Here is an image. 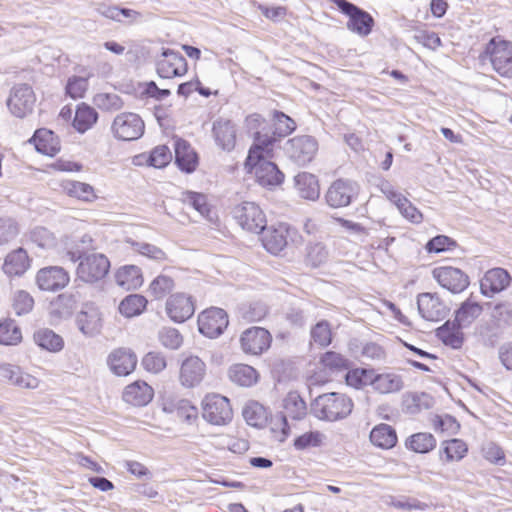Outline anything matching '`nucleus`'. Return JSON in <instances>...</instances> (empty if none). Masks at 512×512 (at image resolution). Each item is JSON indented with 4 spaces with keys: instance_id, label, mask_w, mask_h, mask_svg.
Segmentation results:
<instances>
[{
    "instance_id": "45",
    "label": "nucleus",
    "mask_w": 512,
    "mask_h": 512,
    "mask_svg": "<svg viewBox=\"0 0 512 512\" xmlns=\"http://www.w3.org/2000/svg\"><path fill=\"white\" fill-rule=\"evenodd\" d=\"M242 414L247 424L253 427H262L267 420L265 407L255 401L247 403Z\"/></svg>"
},
{
    "instance_id": "44",
    "label": "nucleus",
    "mask_w": 512,
    "mask_h": 512,
    "mask_svg": "<svg viewBox=\"0 0 512 512\" xmlns=\"http://www.w3.org/2000/svg\"><path fill=\"white\" fill-rule=\"evenodd\" d=\"M34 340L38 346L48 351H60L63 348V339L50 329H40L34 333Z\"/></svg>"
},
{
    "instance_id": "48",
    "label": "nucleus",
    "mask_w": 512,
    "mask_h": 512,
    "mask_svg": "<svg viewBox=\"0 0 512 512\" xmlns=\"http://www.w3.org/2000/svg\"><path fill=\"white\" fill-rule=\"evenodd\" d=\"M373 374V369H353L347 372L346 383L356 389L367 385L372 386Z\"/></svg>"
},
{
    "instance_id": "4",
    "label": "nucleus",
    "mask_w": 512,
    "mask_h": 512,
    "mask_svg": "<svg viewBox=\"0 0 512 512\" xmlns=\"http://www.w3.org/2000/svg\"><path fill=\"white\" fill-rule=\"evenodd\" d=\"M482 61L488 60L493 70L502 77L512 78V42L492 38L480 55Z\"/></svg>"
},
{
    "instance_id": "15",
    "label": "nucleus",
    "mask_w": 512,
    "mask_h": 512,
    "mask_svg": "<svg viewBox=\"0 0 512 512\" xmlns=\"http://www.w3.org/2000/svg\"><path fill=\"white\" fill-rule=\"evenodd\" d=\"M157 73L161 78L171 79L187 73V61L183 55L171 49H164L157 60Z\"/></svg>"
},
{
    "instance_id": "37",
    "label": "nucleus",
    "mask_w": 512,
    "mask_h": 512,
    "mask_svg": "<svg viewBox=\"0 0 512 512\" xmlns=\"http://www.w3.org/2000/svg\"><path fill=\"white\" fill-rule=\"evenodd\" d=\"M228 375L232 382L243 387H250L258 381L257 371L247 364L232 365L229 368Z\"/></svg>"
},
{
    "instance_id": "50",
    "label": "nucleus",
    "mask_w": 512,
    "mask_h": 512,
    "mask_svg": "<svg viewBox=\"0 0 512 512\" xmlns=\"http://www.w3.org/2000/svg\"><path fill=\"white\" fill-rule=\"evenodd\" d=\"M274 119V135H277L278 137H285L288 134L292 133L295 128L296 124L292 118L284 114L280 111H275L273 114Z\"/></svg>"
},
{
    "instance_id": "38",
    "label": "nucleus",
    "mask_w": 512,
    "mask_h": 512,
    "mask_svg": "<svg viewBox=\"0 0 512 512\" xmlns=\"http://www.w3.org/2000/svg\"><path fill=\"white\" fill-rule=\"evenodd\" d=\"M370 441L379 448L390 449L397 442L396 431L388 424L377 425L370 432Z\"/></svg>"
},
{
    "instance_id": "43",
    "label": "nucleus",
    "mask_w": 512,
    "mask_h": 512,
    "mask_svg": "<svg viewBox=\"0 0 512 512\" xmlns=\"http://www.w3.org/2000/svg\"><path fill=\"white\" fill-rule=\"evenodd\" d=\"M147 305V299L139 294H131L125 297L119 304V311L127 318L140 315Z\"/></svg>"
},
{
    "instance_id": "51",
    "label": "nucleus",
    "mask_w": 512,
    "mask_h": 512,
    "mask_svg": "<svg viewBox=\"0 0 512 512\" xmlns=\"http://www.w3.org/2000/svg\"><path fill=\"white\" fill-rule=\"evenodd\" d=\"M311 339L313 343L317 344L319 347L323 348L328 346L332 340V333L330 325L327 321L318 322L311 329Z\"/></svg>"
},
{
    "instance_id": "47",
    "label": "nucleus",
    "mask_w": 512,
    "mask_h": 512,
    "mask_svg": "<svg viewBox=\"0 0 512 512\" xmlns=\"http://www.w3.org/2000/svg\"><path fill=\"white\" fill-rule=\"evenodd\" d=\"M175 286L172 277L160 274L149 285V292L155 299H162L169 294Z\"/></svg>"
},
{
    "instance_id": "30",
    "label": "nucleus",
    "mask_w": 512,
    "mask_h": 512,
    "mask_svg": "<svg viewBox=\"0 0 512 512\" xmlns=\"http://www.w3.org/2000/svg\"><path fill=\"white\" fill-rule=\"evenodd\" d=\"M77 304L78 299L74 294L63 293L50 303L49 313L56 320L68 319L73 315Z\"/></svg>"
},
{
    "instance_id": "31",
    "label": "nucleus",
    "mask_w": 512,
    "mask_h": 512,
    "mask_svg": "<svg viewBox=\"0 0 512 512\" xmlns=\"http://www.w3.org/2000/svg\"><path fill=\"white\" fill-rule=\"evenodd\" d=\"M295 188L298 195L307 200H316L320 196V187L315 175L302 172L294 177Z\"/></svg>"
},
{
    "instance_id": "33",
    "label": "nucleus",
    "mask_w": 512,
    "mask_h": 512,
    "mask_svg": "<svg viewBox=\"0 0 512 512\" xmlns=\"http://www.w3.org/2000/svg\"><path fill=\"white\" fill-rule=\"evenodd\" d=\"M115 280L125 290H135L143 284L141 269L135 265L121 267L115 275Z\"/></svg>"
},
{
    "instance_id": "26",
    "label": "nucleus",
    "mask_w": 512,
    "mask_h": 512,
    "mask_svg": "<svg viewBox=\"0 0 512 512\" xmlns=\"http://www.w3.org/2000/svg\"><path fill=\"white\" fill-rule=\"evenodd\" d=\"M154 391L144 381H135L134 383L126 386L123 392V400L133 406H145L153 398Z\"/></svg>"
},
{
    "instance_id": "32",
    "label": "nucleus",
    "mask_w": 512,
    "mask_h": 512,
    "mask_svg": "<svg viewBox=\"0 0 512 512\" xmlns=\"http://www.w3.org/2000/svg\"><path fill=\"white\" fill-rule=\"evenodd\" d=\"M31 141L34 143L36 150L44 155L55 156L60 151V142L50 130H36Z\"/></svg>"
},
{
    "instance_id": "34",
    "label": "nucleus",
    "mask_w": 512,
    "mask_h": 512,
    "mask_svg": "<svg viewBox=\"0 0 512 512\" xmlns=\"http://www.w3.org/2000/svg\"><path fill=\"white\" fill-rule=\"evenodd\" d=\"M463 328L458 325L456 320L453 322L447 321L436 330V335L445 345L458 349L464 341V335L461 331Z\"/></svg>"
},
{
    "instance_id": "17",
    "label": "nucleus",
    "mask_w": 512,
    "mask_h": 512,
    "mask_svg": "<svg viewBox=\"0 0 512 512\" xmlns=\"http://www.w3.org/2000/svg\"><path fill=\"white\" fill-rule=\"evenodd\" d=\"M271 340V335L266 329L251 327L242 333L240 344L244 353L260 355L270 347Z\"/></svg>"
},
{
    "instance_id": "12",
    "label": "nucleus",
    "mask_w": 512,
    "mask_h": 512,
    "mask_svg": "<svg viewBox=\"0 0 512 512\" xmlns=\"http://www.w3.org/2000/svg\"><path fill=\"white\" fill-rule=\"evenodd\" d=\"M110 262L104 254L93 253L82 259L77 268L78 277L85 282L103 278L109 271Z\"/></svg>"
},
{
    "instance_id": "2",
    "label": "nucleus",
    "mask_w": 512,
    "mask_h": 512,
    "mask_svg": "<svg viewBox=\"0 0 512 512\" xmlns=\"http://www.w3.org/2000/svg\"><path fill=\"white\" fill-rule=\"evenodd\" d=\"M353 409L352 400L341 393L319 395L311 403V413L320 420L338 421L349 416Z\"/></svg>"
},
{
    "instance_id": "9",
    "label": "nucleus",
    "mask_w": 512,
    "mask_h": 512,
    "mask_svg": "<svg viewBox=\"0 0 512 512\" xmlns=\"http://www.w3.org/2000/svg\"><path fill=\"white\" fill-rule=\"evenodd\" d=\"M284 150L288 157L296 164L306 165L316 155L318 143L311 136H297L286 142Z\"/></svg>"
},
{
    "instance_id": "54",
    "label": "nucleus",
    "mask_w": 512,
    "mask_h": 512,
    "mask_svg": "<svg viewBox=\"0 0 512 512\" xmlns=\"http://www.w3.org/2000/svg\"><path fill=\"white\" fill-rule=\"evenodd\" d=\"M30 239L38 247L51 249L56 245V237L44 227H36L30 232Z\"/></svg>"
},
{
    "instance_id": "56",
    "label": "nucleus",
    "mask_w": 512,
    "mask_h": 512,
    "mask_svg": "<svg viewBox=\"0 0 512 512\" xmlns=\"http://www.w3.org/2000/svg\"><path fill=\"white\" fill-rule=\"evenodd\" d=\"M324 435L319 431H310L298 436L294 440V447L298 450H304L310 447L321 446Z\"/></svg>"
},
{
    "instance_id": "21",
    "label": "nucleus",
    "mask_w": 512,
    "mask_h": 512,
    "mask_svg": "<svg viewBox=\"0 0 512 512\" xmlns=\"http://www.w3.org/2000/svg\"><path fill=\"white\" fill-rule=\"evenodd\" d=\"M262 244L264 248L271 254H279L288 244L290 228L280 223L277 226H269L262 231Z\"/></svg>"
},
{
    "instance_id": "55",
    "label": "nucleus",
    "mask_w": 512,
    "mask_h": 512,
    "mask_svg": "<svg viewBox=\"0 0 512 512\" xmlns=\"http://www.w3.org/2000/svg\"><path fill=\"white\" fill-rule=\"evenodd\" d=\"M143 368L151 373L157 374L166 368V359L163 354L159 352L147 353L141 362Z\"/></svg>"
},
{
    "instance_id": "25",
    "label": "nucleus",
    "mask_w": 512,
    "mask_h": 512,
    "mask_svg": "<svg viewBox=\"0 0 512 512\" xmlns=\"http://www.w3.org/2000/svg\"><path fill=\"white\" fill-rule=\"evenodd\" d=\"M76 324L84 335H97L102 328V317L99 309L93 305H85L76 317Z\"/></svg>"
},
{
    "instance_id": "35",
    "label": "nucleus",
    "mask_w": 512,
    "mask_h": 512,
    "mask_svg": "<svg viewBox=\"0 0 512 512\" xmlns=\"http://www.w3.org/2000/svg\"><path fill=\"white\" fill-rule=\"evenodd\" d=\"M483 312V307L472 298L466 299L455 312L460 327H469Z\"/></svg>"
},
{
    "instance_id": "64",
    "label": "nucleus",
    "mask_w": 512,
    "mask_h": 512,
    "mask_svg": "<svg viewBox=\"0 0 512 512\" xmlns=\"http://www.w3.org/2000/svg\"><path fill=\"white\" fill-rule=\"evenodd\" d=\"M397 209L412 223H420L423 219L422 213L406 197L398 204Z\"/></svg>"
},
{
    "instance_id": "58",
    "label": "nucleus",
    "mask_w": 512,
    "mask_h": 512,
    "mask_svg": "<svg viewBox=\"0 0 512 512\" xmlns=\"http://www.w3.org/2000/svg\"><path fill=\"white\" fill-rule=\"evenodd\" d=\"M456 242L448 236L438 235L429 240L425 246L429 253H440L456 247Z\"/></svg>"
},
{
    "instance_id": "49",
    "label": "nucleus",
    "mask_w": 512,
    "mask_h": 512,
    "mask_svg": "<svg viewBox=\"0 0 512 512\" xmlns=\"http://www.w3.org/2000/svg\"><path fill=\"white\" fill-rule=\"evenodd\" d=\"M158 339L165 348L171 350L180 348L183 343L180 332L172 327H163L158 333Z\"/></svg>"
},
{
    "instance_id": "13",
    "label": "nucleus",
    "mask_w": 512,
    "mask_h": 512,
    "mask_svg": "<svg viewBox=\"0 0 512 512\" xmlns=\"http://www.w3.org/2000/svg\"><path fill=\"white\" fill-rule=\"evenodd\" d=\"M227 325V314L221 308L206 309L198 316L199 332L208 338L218 337Z\"/></svg>"
},
{
    "instance_id": "20",
    "label": "nucleus",
    "mask_w": 512,
    "mask_h": 512,
    "mask_svg": "<svg viewBox=\"0 0 512 512\" xmlns=\"http://www.w3.org/2000/svg\"><path fill=\"white\" fill-rule=\"evenodd\" d=\"M511 283V277L507 270L496 267L485 272L480 280L481 294L486 297H493L505 290Z\"/></svg>"
},
{
    "instance_id": "36",
    "label": "nucleus",
    "mask_w": 512,
    "mask_h": 512,
    "mask_svg": "<svg viewBox=\"0 0 512 512\" xmlns=\"http://www.w3.org/2000/svg\"><path fill=\"white\" fill-rule=\"evenodd\" d=\"M61 187L70 197L77 198L84 202H92L97 198L94 188L88 183L75 180H64L61 183Z\"/></svg>"
},
{
    "instance_id": "42",
    "label": "nucleus",
    "mask_w": 512,
    "mask_h": 512,
    "mask_svg": "<svg viewBox=\"0 0 512 512\" xmlns=\"http://www.w3.org/2000/svg\"><path fill=\"white\" fill-rule=\"evenodd\" d=\"M181 201L195 211H197L202 217L211 220L210 217V206L207 202L206 195L193 191H184L181 193Z\"/></svg>"
},
{
    "instance_id": "24",
    "label": "nucleus",
    "mask_w": 512,
    "mask_h": 512,
    "mask_svg": "<svg viewBox=\"0 0 512 512\" xmlns=\"http://www.w3.org/2000/svg\"><path fill=\"white\" fill-rule=\"evenodd\" d=\"M166 310L173 321L181 323L189 319L194 314L195 307L190 296L183 293H177L168 299L166 303Z\"/></svg>"
},
{
    "instance_id": "57",
    "label": "nucleus",
    "mask_w": 512,
    "mask_h": 512,
    "mask_svg": "<svg viewBox=\"0 0 512 512\" xmlns=\"http://www.w3.org/2000/svg\"><path fill=\"white\" fill-rule=\"evenodd\" d=\"M172 159V153L170 149L165 146H157L155 147L149 157L148 164L155 168H163L165 167Z\"/></svg>"
},
{
    "instance_id": "11",
    "label": "nucleus",
    "mask_w": 512,
    "mask_h": 512,
    "mask_svg": "<svg viewBox=\"0 0 512 512\" xmlns=\"http://www.w3.org/2000/svg\"><path fill=\"white\" fill-rule=\"evenodd\" d=\"M432 276L441 287L453 294L463 292L470 284L469 277L465 272L451 266L434 268Z\"/></svg>"
},
{
    "instance_id": "52",
    "label": "nucleus",
    "mask_w": 512,
    "mask_h": 512,
    "mask_svg": "<svg viewBox=\"0 0 512 512\" xmlns=\"http://www.w3.org/2000/svg\"><path fill=\"white\" fill-rule=\"evenodd\" d=\"M34 306L33 297L24 290H18L14 293L12 307L16 315L28 314Z\"/></svg>"
},
{
    "instance_id": "27",
    "label": "nucleus",
    "mask_w": 512,
    "mask_h": 512,
    "mask_svg": "<svg viewBox=\"0 0 512 512\" xmlns=\"http://www.w3.org/2000/svg\"><path fill=\"white\" fill-rule=\"evenodd\" d=\"M216 144L225 151H231L236 143V128L230 120L219 119L213 124Z\"/></svg>"
},
{
    "instance_id": "18",
    "label": "nucleus",
    "mask_w": 512,
    "mask_h": 512,
    "mask_svg": "<svg viewBox=\"0 0 512 512\" xmlns=\"http://www.w3.org/2000/svg\"><path fill=\"white\" fill-rule=\"evenodd\" d=\"M70 276L60 266H48L40 269L36 274V284L43 291H58L68 285Z\"/></svg>"
},
{
    "instance_id": "10",
    "label": "nucleus",
    "mask_w": 512,
    "mask_h": 512,
    "mask_svg": "<svg viewBox=\"0 0 512 512\" xmlns=\"http://www.w3.org/2000/svg\"><path fill=\"white\" fill-rule=\"evenodd\" d=\"M356 182L347 179H337L329 186L325 194L326 203L332 208H342L350 205L358 195Z\"/></svg>"
},
{
    "instance_id": "3",
    "label": "nucleus",
    "mask_w": 512,
    "mask_h": 512,
    "mask_svg": "<svg viewBox=\"0 0 512 512\" xmlns=\"http://www.w3.org/2000/svg\"><path fill=\"white\" fill-rule=\"evenodd\" d=\"M282 411L272 419L271 429L273 431H280L283 441L290 432L288 418L292 420H301L307 413V406L305 401L296 391L289 392L282 400Z\"/></svg>"
},
{
    "instance_id": "53",
    "label": "nucleus",
    "mask_w": 512,
    "mask_h": 512,
    "mask_svg": "<svg viewBox=\"0 0 512 512\" xmlns=\"http://www.w3.org/2000/svg\"><path fill=\"white\" fill-rule=\"evenodd\" d=\"M134 251L139 254L156 261H165L167 259L166 253L159 247L146 243V242H135L129 241Z\"/></svg>"
},
{
    "instance_id": "28",
    "label": "nucleus",
    "mask_w": 512,
    "mask_h": 512,
    "mask_svg": "<svg viewBox=\"0 0 512 512\" xmlns=\"http://www.w3.org/2000/svg\"><path fill=\"white\" fill-rule=\"evenodd\" d=\"M174 150L175 162L178 167L186 173L193 172L196 169L198 158L190 144L183 139H177L174 143Z\"/></svg>"
},
{
    "instance_id": "63",
    "label": "nucleus",
    "mask_w": 512,
    "mask_h": 512,
    "mask_svg": "<svg viewBox=\"0 0 512 512\" xmlns=\"http://www.w3.org/2000/svg\"><path fill=\"white\" fill-rule=\"evenodd\" d=\"M18 235V227L12 219H0V245L7 244Z\"/></svg>"
},
{
    "instance_id": "8",
    "label": "nucleus",
    "mask_w": 512,
    "mask_h": 512,
    "mask_svg": "<svg viewBox=\"0 0 512 512\" xmlns=\"http://www.w3.org/2000/svg\"><path fill=\"white\" fill-rule=\"evenodd\" d=\"M233 217L242 229L259 233L266 226V217L261 208L254 202H242L233 209Z\"/></svg>"
},
{
    "instance_id": "14",
    "label": "nucleus",
    "mask_w": 512,
    "mask_h": 512,
    "mask_svg": "<svg viewBox=\"0 0 512 512\" xmlns=\"http://www.w3.org/2000/svg\"><path fill=\"white\" fill-rule=\"evenodd\" d=\"M206 375L205 362L196 355L186 356L180 366L179 382L185 388L198 386Z\"/></svg>"
},
{
    "instance_id": "60",
    "label": "nucleus",
    "mask_w": 512,
    "mask_h": 512,
    "mask_svg": "<svg viewBox=\"0 0 512 512\" xmlns=\"http://www.w3.org/2000/svg\"><path fill=\"white\" fill-rule=\"evenodd\" d=\"M483 457L496 465L505 464V453L501 447L495 443H488L482 448Z\"/></svg>"
},
{
    "instance_id": "19",
    "label": "nucleus",
    "mask_w": 512,
    "mask_h": 512,
    "mask_svg": "<svg viewBox=\"0 0 512 512\" xmlns=\"http://www.w3.org/2000/svg\"><path fill=\"white\" fill-rule=\"evenodd\" d=\"M419 314L427 321L443 320L449 312L444 302L435 293H420L417 296Z\"/></svg>"
},
{
    "instance_id": "16",
    "label": "nucleus",
    "mask_w": 512,
    "mask_h": 512,
    "mask_svg": "<svg viewBox=\"0 0 512 512\" xmlns=\"http://www.w3.org/2000/svg\"><path fill=\"white\" fill-rule=\"evenodd\" d=\"M35 100L32 88L27 84H20L12 89L7 106L14 116L23 118L32 112Z\"/></svg>"
},
{
    "instance_id": "39",
    "label": "nucleus",
    "mask_w": 512,
    "mask_h": 512,
    "mask_svg": "<svg viewBox=\"0 0 512 512\" xmlns=\"http://www.w3.org/2000/svg\"><path fill=\"white\" fill-rule=\"evenodd\" d=\"M468 447L461 439H451L442 442L440 459L446 462L460 461L466 455Z\"/></svg>"
},
{
    "instance_id": "1",
    "label": "nucleus",
    "mask_w": 512,
    "mask_h": 512,
    "mask_svg": "<svg viewBox=\"0 0 512 512\" xmlns=\"http://www.w3.org/2000/svg\"><path fill=\"white\" fill-rule=\"evenodd\" d=\"M276 138L257 133L249 150L245 166L255 170L257 182L264 187H275L284 181V174L269 159L274 156Z\"/></svg>"
},
{
    "instance_id": "46",
    "label": "nucleus",
    "mask_w": 512,
    "mask_h": 512,
    "mask_svg": "<svg viewBox=\"0 0 512 512\" xmlns=\"http://www.w3.org/2000/svg\"><path fill=\"white\" fill-rule=\"evenodd\" d=\"M21 340V330L14 320L5 319L0 322V344L17 345Z\"/></svg>"
},
{
    "instance_id": "29",
    "label": "nucleus",
    "mask_w": 512,
    "mask_h": 512,
    "mask_svg": "<svg viewBox=\"0 0 512 512\" xmlns=\"http://www.w3.org/2000/svg\"><path fill=\"white\" fill-rule=\"evenodd\" d=\"M372 387L381 394L397 393L404 388L403 377L395 372L376 373L374 371Z\"/></svg>"
},
{
    "instance_id": "41",
    "label": "nucleus",
    "mask_w": 512,
    "mask_h": 512,
    "mask_svg": "<svg viewBox=\"0 0 512 512\" xmlns=\"http://www.w3.org/2000/svg\"><path fill=\"white\" fill-rule=\"evenodd\" d=\"M97 112L85 104L79 105L75 112L73 126L79 133H85L97 121Z\"/></svg>"
},
{
    "instance_id": "40",
    "label": "nucleus",
    "mask_w": 512,
    "mask_h": 512,
    "mask_svg": "<svg viewBox=\"0 0 512 512\" xmlns=\"http://www.w3.org/2000/svg\"><path fill=\"white\" fill-rule=\"evenodd\" d=\"M405 445L415 453H428L436 447V439L431 433L419 432L409 436Z\"/></svg>"
},
{
    "instance_id": "23",
    "label": "nucleus",
    "mask_w": 512,
    "mask_h": 512,
    "mask_svg": "<svg viewBox=\"0 0 512 512\" xmlns=\"http://www.w3.org/2000/svg\"><path fill=\"white\" fill-rule=\"evenodd\" d=\"M136 364L137 356L128 348L115 349L108 356V365L118 376H127L132 373Z\"/></svg>"
},
{
    "instance_id": "61",
    "label": "nucleus",
    "mask_w": 512,
    "mask_h": 512,
    "mask_svg": "<svg viewBox=\"0 0 512 512\" xmlns=\"http://www.w3.org/2000/svg\"><path fill=\"white\" fill-rule=\"evenodd\" d=\"M242 317L250 322L260 321L267 313V307L260 303H252L242 307Z\"/></svg>"
},
{
    "instance_id": "62",
    "label": "nucleus",
    "mask_w": 512,
    "mask_h": 512,
    "mask_svg": "<svg viewBox=\"0 0 512 512\" xmlns=\"http://www.w3.org/2000/svg\"><path fill=\"white\" fill-rule=\"evenodd\" d=\"M95 103L104 110H118L123 106V101L117 94L108 93L96 95Z\"/></svg>"
},
{
    "instance_id": "6",
    "label": "nucleus",
    "mask_w": 512,
    "mask_h": 512,
    "mask_svg": "<svg viewBox=\"0 0 512 512\" xmlns=\"http://www.w3.org/2000/svg\"><path fill=\"white\" fill-rule=\"evenodd\" d=\"M203 418L213 425H226L232 420L233 411L227 397L208 394L202 401Z\"/></svg>"
},
{
    "instance_id": "7",
    "label": "nucleus",
    "mask_w": 512,
    "mask_h": 512,
    "mask_svg": "<svg viewBox=\"0 0 512 512\" xmlns=\"http://www.w3.org/2000/svg\"><path fill=\"white\" fill-rule=\"evenodd\" d=\"M145 129L144 121L138 114L123 112L118 114L111 125L113 136L122 141H134L139 139Z\"/></svg>"
},
{
    "instance_id": "59",
    "label": "nucleus",
    "mask_w": 512,
    "mask_h": 512,
    "mask_svg": "<svg viewBox=\"0 0 512 512\" xmlns=\"http://www.w3.org/2000/svg\"><path fill=\"white\" fill-rule=\"evenodd\" d=\"M88 88V81L84 77L73 76L66 85V93L73 99L82 98Z\"/></svg>"
},
{
    "instance_id": "22",
    "label": "nucleus",
    "mask_w": 512,
    "mask_h": 512,
    "mask_svg": "<svg viewBox=\"0 0 512 512\" xmlns=\"http://www.w3.org/2000/svg\"><path fill=\"white\" fill-rule=\"evenodd\" d=\"M31 266V259L23 248H17L9 252L2 264L3 273L9 277H21Z\"/></svg>"
},
{
    "instance_id": "5",
    "label": "nucleus",
    "mask_w": 512,
    "mask_h": 512,
    "mask_svg": "<svg viewBox=\"0 0 512 512\" xmlns=\"http://www.w3.org/2000/svg\"><path fill=\"white\" fill-rule=\"evenodd\" d=\"M328 1L349 18L346 23L349 31L361 37H366L372 32L375 22L368 12L347 0Z\"/></svg>"
}]
</instances>
